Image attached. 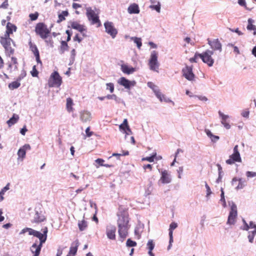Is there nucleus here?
Here are the masks:
<instances>
[{"label":"nucleus","mask_w":256,"mask_h":256,"mask_svg":"<svg viewBox=\"0 0 256 256\" xmlns=\"http://www.w3.org/2000/svg\"><path fill=\"white\" fill-rule=\"evenodd\" d=\"M218 114L220 118H222V120H227L228 118H229L228 116L224 114L220 111L218 112Z\"/></svg>","instance_id":"56"},{"label":"nucleus","mask_w":256,"mask_h":256,"mask_svg":"<svg viewBox=\"0 0 256 256\" xmlns=\"http://www.w3.org/2000/svg\"><path fill=\"white\" fill-rule=\"evenodd\" d=\"M74 41H77V42H78L80 43V42H82V38L80 37L77 34L74 38Z\"/></svg>","instance_id":"63"},{"label":"nucleus","mask_w":256,"mask_h":256,"mask_svg":"<svg viewBox=\"0 0 256 256\" xmlns=\"http://www.w3.org/2000/svg\"><path fill=\"white\" fill-rule=\"evenodd\" d=\"M128 12L130 14H138L140 10L138 4L133 3L131 4L128 8Z\"/></svg>","instance_id":"24"},{"label":"nucleus","mask_w":256,"mask_h":256,"mask_svg":"<svg viewBox=\"0 0 256 256\" xmlns=\"http://www.w3.org/2000/svg\"><path fill=\"white\" fill-rule=\"evenodd\" d=\"M0 43L4 48L5 52L8 56L13 54L14 53V49L12 48V43L14 44L13 40L10 38V36H2L0 38Z\"/></svg>","instance_id":"1"},{"label":"nucleus","mask_w":256,"mask_h":256,"mask_svg":"<svg viewBox=\"0 0 256 256\" xmlns=\"http://www.w3.org/2000/svg\"><path fill=\"white\" fill-rule=\"evenodd\" d=\"M153 90L155 94V95L162 102H172L173 104H174V102H172L170 100L169 98H167L165 97L164 95L163 94L160 90L156 89L154 90L153 88Z\"/></svg>","instance_id":"18"},{"label":"nucleus","mask_w":256,"mask_h":256,"mask_svg":"<svg viewBox=\"0 0 256 256\" xmlns=\"http://www.w3.org/2000/svg\"><path fill=\"white\" fill-rule=\"evenodd\" d=\"M171 178L170 175L169 174L168 170H164L161 172V177L160 178V181L162 184H168L171 182Z\"/></svg>","instance_id":"20"},{"label":"nucleus","mask_w":256,"mask_h":256,"mask_svg":"<svg viewBox=\"0 0 256 256\" xmlns=\"http://www.w3.org/2000/svg\"><path fill=\"white\" fill-rule=\"evenodd\" d=\"M74 105L73 100L70 98H66V108L67 110L69 112H72L74 110L72 106Z\"/></svg>","instance_id":"32"},{"label":"nucleus","mask_w":256,"mask_h":256,"mask_svg":"<svg viewBox=\"0 0 256 256\" xmlns=\"http://www.w3.org/2000/svg\"><path fill=\"white\" fill-rule=\"evenodd\" d=\"M18 119V116L16 114H14L12 117L7 121V124L9 126H11L12 125L16 123Z\"/></svg>","instance_id":"33"},{"label":"nucleus","mask_w":256,"mask_h":256,"mask_svg":"<svg viewBox=\"0 0 256 256\" xmlns=\"http://www.w3.org/2000/svg\"><path fill=\"white\" fill-rule=\"evenodd\" d=\"M213 54L214 52L212 51L207 50L200 54V58L206 64L209 66H212L214 63V60L212 57Z\"/></svg>","instance_id":"8"},{"label":"nucleus","mask_w":256,"mask_h":256,"mask_svg":"<svg viewBox=\"0 0 256 256\" xmlns=\"http://www.w3.org/2000/svg\"><path fill=\"white\" fill-rule=\"evenodd\" d=\"M11 60L12 64L14 65V68L17 70L18 64L17 58L15 57L12 56L11 58Z\"/></svg>","instance_id":"54"},{"label":"nucleus","mask_w":256,"mask_h":256,"mask_svg":"<svg viewBox=\"0 0 256 256\" xmlns=\"http://www.w3.org/2000/svg\"><path fill=\"white\" fill-rule=\"evenodd\" d=\"M35 32L42 38L45 40L50 34V30L47 28L46 24L43 22L38 23L35 27Z\"/></svg>","instance_id":"4"},{"label":"nucleus","mask_w":256,"mask_h":256,"mask_svg":"<svg viewBox=\"0 0 256 256\" xmlns=\"http://www.w3.org/2000/svg\"><path fill=\"white\" fill-rule=\"evenodd\" d=\"M86 133L88 137H90L93 134V132L90 131V127H88L86 130Z\"/></svg>","instance_id":"59"},{"label":"nucleus","mask_w":256,"mask_h":256,"mask_svg":"<svg viewBox=\"0 0 256 256\" xmlns=\"http://www.w3.org/2000/svg\"><path fill=\"white\" fill-rule=\"evenodd\" d=\"M254 20L251 18L248 20V25L247 26V29L249 30H254V34H256V27L252 24Z\"/></svg>","instance_id":"34"},{"label":"nucleus","mask_w":256,"mask_h":256,"mask_svg":"<svg viewBox=\"0 0 256 256\" xmlns=\"http://www.w3.org/2000/svg\"><path fill=\"white\" fill-rule=\"evenodd\" d=\"M142 168L145 172H146L147 169H148L150 172L152 170V165L150 164H144Z\"/></svg>","instance_id":"52"},{"label":"nucleus","mask_w":256,"mask_h":256,"mask_svg":"<svg viewBox=\"0 0 256 256\" xmlns=\"http://www.w3.org/2000/svg\"><path fill=\"white\" fill-rule=\"evenodd\" d=\"M78 226L80 231L85 230L88 226V222L84 220H79Z\"/></svg>","instance_id":"31"},{"label":"nucleus","mask_w":256,"mask_h":256,"mask_svg":"<svg viewBox=\"0 0 256 256\" xmlns=\"http://www.w3.org/2000/svg\"><path fill=\"white\" fill-rule=\"evenodd\" d=\"M116 228L114 226H110L106 228V235L110 240H114L116 238Z\"/></svg>","instance_id":"26"},{"label":"nucleus","mask_w":256,"mask_h":256,"mask_svg":"<svg viewBox=\"0 0 256 256\" xmlns=\"http://www.w3.org/2000/svg\"><path fill=\"white\" fill-rule=\"evenodd\" d=\"M131 39L132 40H134V42L136 44L138 48V49H140L142 46L141 38H137V37H132L131 38Z\"/></svg>","instance_id":"38"},{"label":"nucleus","mask_w":256,"mask_h":256,"mask_svg":"<svg viewBox=\"0 0 256 256\" xmlns=\"http://www.w3.org/2000/svg\"><path fill=\"white\" fill-rule=\"evenodd\" d=\"M32 218L33 219L32 220V223L38 224L44 222L46 220V218L40 208H35Z\"/></svg>","instance_id":"7"},{"label":"nucleus","mask_w":256,"mask_h":256,"mask_svg":"<svg viewBox=\"0 0 256 256\" xmlns=\"http://www.w3.org/2000/svg\"><path fill=\"white\" fill-rule=\"evenodd\" d=\"M147 246L149 250L152 251L154 247V244L152 240H150L147 243Z\"/></svg>","instance_id":"44"},{"label":"nucleus","mask_w":256,"mask_h":256,"mask_svg":"<svg viewBox=\"0 0 256 256\" xmlns=\"http://www.w3.org/2000/svg\"><path fill=\"white\" fill-rule=\"evenodd\" d=\"M150 8L152 10H155L156 12H160V6L159 4L156 5H152L150 6Z\"/></svg>","instance_id":"50"},{"label":"nucleus","mask_w":256,"mask_h":256,"mask_svg":"<svg viewBox=\"0 0 256 256\" xmlns=\"http://www.w3.org/2000/svg\"><path fill=\"white\" fill-rule=\"evenodd\" d=\"M232 184L233 186L235 187L236 190L242 188L244 186V182L242 181V180L236 178H233Z\"/></svg>","instance_id":"23"},{"label":"nucleus","mask_w":256,"mask_h":256,"mask_svg":"<svg viewBox=\"0 0 256 256\" xmlns=\"http://www.w3.org/2000/svg\"><path fill=\"white\" fill-rule=\"evenodd\" d=\"M118 226V234L122 238H125L128 234V230L129 226Z\"/></svg>","instance_id":"25"},{"label":"nucleus","mask_w":256,"mask_h":256,"mask_svg":"<svg viewBox=\"0 0 256 256\" xmlns=\"http://www.w3.org/2000/svg\"><path fill=\"white\" fill-rule=\"evenodd\" d=\"M246 175L248 177H254L256 176V172H247Z\"/></svg>","instance_id":"61"},{"label":"nucleus","mask_w":256,"mask_h":256,"mask_svg":"<svg viewBox=\"0 0 256 256\" xmlns=\"http://www.w3.org/2000/svg\"><path fill=\"white\" fill-rule=\"evenodd\" d=\"M106 32L110 35L112 38H114L117 34L118 30L114 26L112 22H106L104 24Z\"/></svg>","instance_id":"12"},{"label":"nucleus","mask_w":256,"mask_h":256,"mask_svg":"<svg viewBox=\"0 0 256 256\" xmlns=\"http://www.w3.org/2000/svg\"><path fill=\"white\" fill-rule=\"evenodd\" d=\"M256 234V232H252L251 233L249 234L248 236V238L249 240V242L251 243H252L254 241V238Z\"/></svg>","instance_id":"51"},{"label":"nucleus","mask_w":256,"mask_h":256,"mask_svg":"<svg viewBox=\"0 0 256 256\" xmlns=\"http://www.w3.org/2000/svg\"><path fill=\"white\" fill-rule=\"evenodd\" d=\"M118 216V226H128V214L127 208H124L122 206H120Z\"/></svg>","instance_id":"2"},{"label":"nucleus","mask_w":256,"mask_h":256,"mask_svg":"<svg viewBox=\"0 0 256 256\" xmlns=\"http://www.w3.org/2000/svg\"><path fill=\"white\" fill-rule=\"evenodd\" d=\"M156 154L154 153L152 154L150 156H146L145 158H142V161H148V162H153L154 161V158L156 157Z\"/></svg>","instance_id":"40"},{"label":"nucleus","mask_w":256,"mask_h":256,"mask_svg":"<svg viewBox=\"0 0 256 256\" xmlns=\"http://www.w3.org/2000/svg\"><path fill=\"white\" fill-rule=\"evenodd\" d=\"M106 89L109 90L111 93L113 92L114 90V84L112 82L107 83L106 84Z\"/></svg>","instance_id":"46"},{"label":"nucleus","mask_w":256,"mask_h":256,"mask_svg":"<svg viewBox=\"0 0 256 256\" xmlns=\"http://www.w3.org/2000/svg\"><path fill=\"white\" fill-rule=\"evenodd\" d=\"M158 52L154 50L150 54V58L149 61V66L150 70L154 71H158Z\"/></svg>","instance_id":"11"},{"label":"nucleus","mask_w":256,"mask_h":256,"mask_svg":"<svg viewBox=\"0 0 256 256\" xmlns=\"http://www.w3.org/2000/svg\"><path fill=\"white\" fill-rule=\"evenodd\" d=\"M71 26L72 28L80 32L86 31V26L84 25L80 24L77 22H72L71 24Z\"/></svg>","instance_id":"28"},{"label":"nucleus","mask_w":256,"mask_h":256,"mask_svg":"<svg viewBox=\"0 0 256 256\" xmlns=\"http://www.w3.org/2000/svg\"><path fill=\"white\" fill-rule=\"evenodd\" d=\"M31 74L33 77H37L38 76V72L36 68V66H34L32 70L30 72Z\"/></svg>","instance_id":"47"},{"label":"nucleus","mask_w":256,"mask_h":256,"mask_svg":"<svg viewBox=\"0 0 256 256\" xmlns=\"http://www.w3.org/2000/svg\"><path fill=\"white\" fill-rule=\"evenodd\" d=\"M46 238L40 240V244L37 245L34 244L30 248V251L33 254V256H39L42 244L46 241Z\"/></svg>","instance_id":"15"},{"label":"nucleus","mask_w":256,"mask_h":256,"mask_svg":"<svg viewBox=\"0 0 256 256\" xmlns=\"http://www.w3.org/2000/svg\"><path fill=\"white\" fill-rule=\"evenodd\" d=\"M96 162L98 164L96 165L97 168H99L100 166H104V160L102 158H98L95 160Z\"/></svg>","instance_id":"48"},{"label":"nucleus","mask_w":256,"mask_h":256,"mask_svg":"<svg viewBox=\"0 0 256 256\" xmlns=\"http://www.w3.org/2000/svg\"><path fill=\"white\" fill-rule=\"evenodd\" d=\"M62 78L60 76L58 72H53L48 80V86L49 87H59L62 83Z\"/></svg>","instance_id":"6"},{"label":"nucleus","mask_w":256,"mask_h":256,"mask_svg":"<svg viewBox=\"0 0 256 256\" xmlns=\"http://www.w3.org/2000/svg\"><path fill=\"white\" fill-rule=\"evenodd\" d=\"M250 228H254V230L253 231L254 232H256V224H254L252 222H250L249 224Z\"/></svg>","instance_id":"62"},{"label":"nucleus","mask_w":256,"mask_h":256,"mask_svg":"<svg viewBox=\"0 0 256 256\" xmlns=\"http://www.w3.org/2000/svg\"><path fill=\"white\" fill-rule=\"evenodd\" d=\"M128 122L127 119L126 118L124 120L123 123L122 124L119 126V128L120 130H122L124 132H125V130H126V128H127V127H128Z\"/></svg>","instance_id":"41"},{"label":"nucleus","mask_w":256,"mask_h":256,"mask_svg":"<svg viewBox=\"0 0 256 256\" xmlns=\"http://www.w3.org/2000/svg\"><path fill=\"white\" fill-rule=\"evenodd\" d=\"M121 70L124 73L130 74L135 71V68L132 66H129L127 64H123L121 65Z\"/></svg>","instance_id":"27"},{"label":"nucleus","mask_w":256,"mask_h":256,"mask_svg":"<svg viewBox=\"0 0 256 256\" xmlns=\"http://www.w3.org/2000/svg\"><path fill=\"white\" fill-rule=\"evenodd\" d=\"M38 15H39L38 13V12H36L34 14H30L29 17H30V19L31 20L34 21V20H36L38 18Z\"/></svg>","instance_id":"49"},{"label":"nucleus","mask_w":256,"mask_h":256,"mask_svg":"<svg viewBox=\"0 0 256 256\" xmlns=\"http://www.w3.org/2000/svg\"><path fill=\"white\" fill-rule=\"evenodd\" d=\"M42 233H40V232L35 230L31 228H24L21 233H25L26 232H28L29 235H32L39 238L40 240L45 239L47 238V234L48 232V229L47 227H45L42 229Z\"/></svg>","instance_id":"5"},{"label":"nucleus","mask_w":256,"mask_h":256,"mask_svg":"<svg viewBox=\"0 0 256 256\" xmlns=\"http://www.w3.org/2000/svg\"><path fill=\"white\" fill-rule=\"evenodd\" d=\"M126 244L128 247L136 246V242L128 238L126 241Z\"/></svg>","instance_id":"43"},{"label":"nucleus","mask_w":256,"mask_h":256,"mask_svg":"<svg viewBox=\"0 0 256 256\" xmlns=\"http://www.w3.org/2000/svg\"><path fill=\"white\" fill-rule=\"evenodd\" d=\"M129 154V152L128 150H122V152L120 154L118 153H113L112 154V156H118L120 157V156H126Z\"/></svg>","instance_id":"42"},{"label":"nucleus","mask_w":256,"mask_h":256,"mask_svg":"<svg viewBox=\"0 0 256 256\" xmlns=\"http://www.w3.org/2000/svg\"><path fill=\"white\" fill-rule=\"evenodd\" d=\"M68 12L67 11H62V12L58 14V22H61L65 20V16L68 15Z\"/></svg>","instance_id":"39"},{"label":"nucleus","mask_w":256,"mask_h":256,"mask_svg":"<svg viewBox=\"0 0 256 256\" xmlns=\"http://www.w3.org/2000/svg\"><path fill=\"white\" fill-rule=\"evenodd\" d=\"M242 160L238 150V146L236 145L234 148V153L230 156V158L226 160L228 164H232L235 162H241Z\"/></svg>","instance_id":"9"},{"label":"nucleus","mask_w":256,"mask_h":256,"mask_svg":"<svg viewBox=\"0 0 256 256\" xmlns=\"http://www.w3.org/2000/svg\"><path fill=\"white\" fill-rule=\"evenodd\" d=\"M68 50V44L65 41H62L61 42V46H60V52L62 54H63L66 50Z\"/></svg>","instance_id":"37"},{"label":"nucleus","mask_w":256,"mask_h":256,"mask_svg":"<svg viewBox=\"0 0 256 256\" xmlns=\"http://www.w3.org/2000/svg\"><path fill=\"white\" fill-rule=\"evenodd\" d=\"M79 246V243L78 240H76L72 244V246H70L69 253L74 254L75 256L76 254L78 248Z\"/></svg>","instance_id":"30"},{"label":"nucleus","mask_w":256,"mask_h":256,"mask_svg":"<svg viewBox=\"0 0 256 256\" xmlns=\"http://www.w3.org/2000/svg\"><path fill=\"white\" fill-rule=\"evenodd\" d=\"M10 183H8L6 186H5L0 192V202H2L4 200V194L5 192L8 190L10 188Z\"/></svg>","instance_id":"36"},{"label":"nucleus","mask_w":256,"mask_h":256,"mask_svg":"<svg viewBox=\"0 0 256 256\" xmlns=\"http://www.w3.org/2000/svg\"><path fill=\"white\" fill-rule=\"evenodd\" d=\"M238 216L237 206L236 204L232 203L230 206V210L228 216L227 224H234Z\"/></svg>","instance_id":"10"},{"label":"nucleus","mask_w":256,"mask_h":256,"mask_svg":"<svg viewBox=\"0 0 256 256\" xmlns=\"http://www.w3.org/2000/svg\"><path fill=\"white\" fill-rule=\"evenodd\" d=\"M45 40H46L45 42L47 44L48 46H50V47H53V46H54V44H53L54 42H53V40H52V38H50L48 40H46V39H45Z\"/></svg>","instance_id":"58"},{"label":"nucleus","mask_w":256,"mask_h":256,"mask_svg":"<svg viewBox=\"0 0 256 256\" xmlns=\"http://www.w3.org/2000/svg\"><path fill=\"white\" fill-rule=\"evenodd\" d=\"M221 122L226 129H230V125L227 120H222Z\"/></svg>","instance_id":"53"},{"label":"nucleus","mask_w":256,"mask_h":256,"mask_svg":"<svg viewBox=\"0 0 256 256\" xmlns=\"http://www.w3.org/2000/svg\"><path fill=\"white\" fill-rule=\"evenodd\" d=\"M16 29L17 28L15 25L10 22H8L6 24V31L4 36H10V35L12 34L14 32H16Z\"/></svg>","instance_id":"22"},{"label":"nucleus","mask_w":256,"mask_h":256,"mask_svg":"<svg viewBox=\"0 0 256 256\" xmlns=\"http://www.w3.org/2000/svg\"><path fill=\"white\" fill-rule=\"evenodd\" d=\"M216 166L218 168V174H219V178L220 177V176H221V174L222 173V167L221 166L218 164H216Z\"/></svg>","instance_id":"64"},{"label":"nucleus","mask_w":256,"mask_h":256,"mask_svg":"<svg viewBox=\"0 0 256 256\" xmlns=\"http://www.w3.org/2000/svg\"><path fill=\"white\" fill-rule=\"evenodd\" d=\"M178 227V224L175 222H172L169 228V236H170V242L168 249H170L172 246V242H173V230Z\"/></svg>","instance_id":"19"},{"label":"nucleus","mask_w":256,"mask_h":256,"mask_svg":"<svg viewBox=\"0 0 256 256\" xmlns=\"http://www.w3.org/2000/svg\"><path fill=\"white\" fill-rule=\"evenodd\" d=\"M200 54L196 52L194 54V56L193 58H190L189 60L190 62H197V59L198 58H200Z\"/></svg>","instance_id":"45"},{"label":"nucleus","mask_w":256,"mask_h":256,"mask_svg":"<svg viewBox=\"0 0 256 256\" xmlns=\"http://www.w3.org/2000/svg\"><path fill=\"white\" fill-rule=\"evenodd\" d=\"M118 83L126 89H130L131 86H134L136 84L135 81H130L124 77L120 78L118 80Z\"/></svg>","instance_id":"16"},{"label":"nucleus","mask_w":256,"mask_h":256,"mask_svg":"<svg viewBox=\"0 0 256 256\" xmlns=\"http://www.w3.org/2000/svg\"><path fill=\"white\" fill-rule=\"evenodd\" d=\"M183 76L188 80L192 81L194 78V74L192 72V66H186L182 70Z\"/></svg>","instance_id":"13"},{"label":"nucleus","mask_w":256,"mask_h":256,"mask_svg":"<svg viewBox=\"0 0 256 256\" xmlns=\"http://www.w3.org/2000/svg\"><path fill=\"white\" fill-rule=\"evenodd\" d=\"M28 45L30 46V50L32 52L33 54L36 57V60L38 64H40L42 65V62L40 59V56L38 50L36 46L32 42V40H30L28 42Z\"/></svg>","instance_id":"14"},{"label":"nucleus","mask_w":256,"mask_h":256,"mask_svg":"<svg viewBox=\"0 0 256 256\" xmlns=\"http://www.w3.org/2000/svg\"><path fill=\"white\" fill-rule=\"evenodd\" d=\"M80 120L84 122L90 121L91 119V114L88 112H83L80 114Z\"/></svg>","instance_id":"29"},{"label":"nucleus","mask_w":256,"mask_h":256,"mask_svg":"<svg viewBox=\"0 0 256 256\" xmlns=\"http://www.w3.org/2000/svg\"><path fill=\"white\" fill-rule=\"evenodd\" d=\"M31 147L29 144H25L22 148H20L18 152V158H24L26 156V151L30 150Z\"/></svg>","instance_id":"21"},{"label":"nucleus","mask_w":256,"mask_h":256,"mask_svg":"<svg viewBox=\"0 0 256 256\" xmlns=\"http://www.w3.org/2000/svg\"><path fill=\"white\" fill-rule=\"evenodd\" d=\"M205 186L206 189V196L208 197L212 194V191L210 190V187L208 186L206 182L205 184Z\"/></svg>","instance_id":"57"},{"label":"nucleus","mask_w":256,"mask_h":256,"mask_svg":"<svg viewBox=\"0 0 256 256\" xmlns=\"http://www.w3.org/2000/svg\"><path fill=\"white\" fill-rule=\"evenodd\" d=\"M208 44L210 46L212 49L214 50H218L220 52L222 51V44L218 38L214 39L213 40H210L208 38Z\"/></svg>","instance_id":"17"},{"label":"nucleus","mask_w":256,"mask_h":256,"mask_svg":"<svg viewBox=\"0 0 256 256\" xmlns=\"http://www.w3.org/2000/svg\"><path fill=\"white\" fill-rule=\"evenodd\" d=\"M86 15L92 24H96L98 28L102 26L101 22L99 19L98 12H96L90 7L86 9Z\"/></svg>","instance_id":"3"},{"label":"nucleus","mask_w":256,"mask_h":256,"mask_svg":"<svg viewBox=\"0 0 256 256\" xmlns=\"http://www.w3.org/2000/svg\"><path fill=\"white\" fill-rule=\"evenodd\" d=\"M20 84L18 81H14L9 84L8 88L11 90H14L20 87Z\"/></svg>","instance_id":"35"},{"label":"nucleus","mask_w":256,"mask_h":256,"mask_svg":"<svg viewBox=\"0 0 256 256\" xmlns=\"http://www.w3.org/2000/svg\"><path fill=\"white\" fill-rule=\"evenodd\" d=\"M228 46L234 48V52L236 54H240V51H239L238 48L237 46H234L232 44H228Z\"/></svg>","instance_id":"60"},{"label":"nucleus","mask_w":256,"mask_h":256,"mask_svg":"<svg viewBox=\"0 0 256 256\" xmlns=\"http://www.w3.org/2000/svg\"><path fill=\"white\" fill-rule=\"evenodd\" d=\"M106 98H107L108 100H110V99L114 100L116 101H118V100L117 96L116 94H108V95H107L106 96Z\"/></svg>","instance_id":"55"}]
</instances>
